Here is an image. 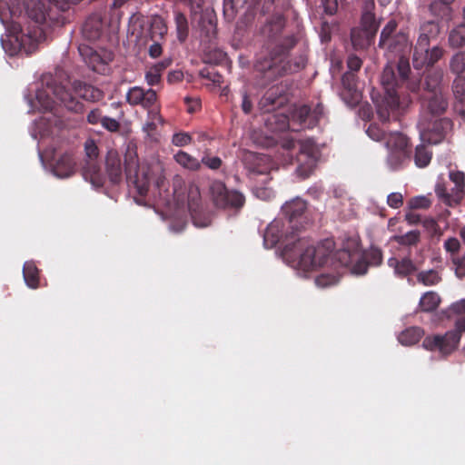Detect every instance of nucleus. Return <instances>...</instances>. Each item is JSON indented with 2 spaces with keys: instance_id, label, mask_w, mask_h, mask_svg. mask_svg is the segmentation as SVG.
Here are the masks:
<instances>
[{
  "instance_id": "nucleus-58",
  "label": "nucleus",
  "mask_w": 465,
  "mask_h": 465,
  "mask_svg": "<svg viewBox=\"0 0 465 465\" xmlns=\"http://www.w3.org/2000/svg\"><path fill=\"white\" fill-rule=\"evenodd\" d=\"M361 64H362V61L357 55H354V54L349 55L348 60H347V66L349 68V72H353V73L358 72L361 69Z\"/></svg>"
},
{
  "instance_id": "nucleus-47",
  "label": "nucleus",
  "mask_w": 465,
  "mask_h": 465,
  "mask_svg": "<svg viewBox=\"0 0 465 465\" xmlns=\"http://www.w3.org/2000/svg\"><path fill=\"white\" fill-rule=\"evenodd\" d=\"M460 248V241L455 237H450L444 242V249L447 252L450 253V258L460 255L459 251Z\"/></svg>"
},
{
  "instance_id": "nucleus-56",
  "label": "nucleus",
  "mask_w": 465,
  "mask_h": 465,
  "mask_svg": "<svg viewBox=\"0 0 465 465\" xmlns=\"http://www.w3.org/2000/svg\"><path fill=\"white\" fill-rule=\"evenodd\" d=\"M321 5L326 15H333L338 10V0H322Z\"/></svg>"
},
{
  "instance_id": "nucleus-20",
  "label": "nucleus",
  "mask_w": 465,
  "mask_h": 465,
  "mask_svg": "<svg viewBox=\"0 0 465 465\" xmlns=\"http://www.w3.org/2000/svg\"><path fill=\"white\" fill-rule=\"evenodd\" d=\"M284 237V223L280 220L272 221L266 228L263 241L268 248L276 246Z\"/></svg>"
},
{
  "instance_id": "nucleus-48",
  "label": "nucleus",
  "mask_w": 465,
  "mask_h": 465,
  "mask_svg": "<svg viewBox=\"0 0 465 465\" xmlns=\"http://www.w3.org/2000/svg\"><path fill=\"white\" fill-rule=\"evenodd\" d=\"M145 81L150 86L157 85L162 81V74L153 66H151L145 72Z\"/></svg>"
},
{
  "instance_id": "nucleus-54",
  "label": "nucleus",
  "mask_w": 465,
  "mask_h": 465,
  "mask_svg": "<svg viewBox=\"0 0 465 465\" xmlns=\"http://www.w3.org/2000/svg\"><path fill=\"white\" fill-rule=\"evenodd\" d=\"M202 163L211 170H218L222 166V159L218 156H204Z\"/></svg>"
},
{
  "instance_id": "nucleus-43",
  "label": "nucleus",
  "mask_w": 465,
  "mask_h": 465,
  "mask_svg": "<svg viewBox=\"0 0 465 465\" xmlns=\"http://www.w3.org/2000/svg\"><path fill=\"white\" fill-rule=\"evenodd\" d=\"M450 67L452 73L460 74L465 72V52L460 51L455 54L450 63Z\"/></svg>"
},
{
  "instance_id": "nucleus-15",
  "label": "nucleus",
  "mask_w": 465,
  "mask_h": 465,
  "mask_svg": "<svg viewBox=\"0 0 465 465\" xmlns=\"http://www.w3.org/2000/svg\"><path fill=\"white\" fill-rule=\"evenodd\" d=\"M78 51L87 66L99 74H104L108 63L113 60L111 53L105 51L101 53L87 45H80Z\"/></svg>"
},
{
  "instance_id": "nucleus-62",
  "label": "nucleus",
  "mask_w": 465,
  "mask_h": 465,
  "mask_svg": "<svg viewBox=\"0 0 465 465\" xmlns=\"http://www.w3.org/2000/svg\"><path fill=\"white\" fill-rule=\"evenodd\" d=\"M183 74L180 70L172 71L167 75V81L170 84L178 83L183 81Z\"/></svg>"
},
{
  "instance_id": "nucleus-13",
  "label": "nucleus",
  "mask_w": 465,
  "mask_h": 465,
  "mask_svg": "<svg viewBox=\"0 0 465 465\" xmlns=\"http://www.w3.org/2000/svg\"><path fill=\"white\" fill-rule=\"evenodd\" d=\"M444 54V49L439 45L430 48V45L416 44L413 48L412 64L415 69L432 67Z\"/></svg>"
},
{
  "instance_id": "nucleus-23",
  "label": "nucleus",
  "mask_w": 465,
  "mask_h": 465,
  "mask_svg": "<svg viewBox=\"0 0 465 465\" xmlns=\"http://www.w3.org/2000/svg\"><path fill=\"white\" fill-rule=\"evenodd\" d=\"M390 267L394 269L395 273L400 277H409L417 268L412 260L409 257H405L401 260L397 258H390L388 261Z\"/></svg>"
},
{
  "instance_id": "nucleus-19",
  "label": "nucleus",
  "mask_w": 465,
  "mask_h": 465,
  "mask_svg": "<svg viewBox=\"0 0 465 465\" xmlns=\"http://www.w3.org/2000/svg\"><path fill=\"white\" fill-rule=\"evenodd\" d=\"M74 93L82 99L95 103L104 98V92L92 84L81 81H75L73 84Z\"/></svg>"
},
{
  "instance_id": "nucleus-28",
  "label": "nucleus",
  "mask_w": 465,
  "mask_h": 465,
  "mask_svg": "<svg viewBox=\"0 0 465 465\" xmlns=\"http://www.w3.org/2000/svg\"><path fill=\"white\" fill-rule=\"evenodd\" d=\"M427 109L433 116H440L444 114L448 107V102L442 93H435L427 97Z\"/></svg>"
},
{
  "instance_id": "nucleus-55",
  "label": "nucleus",
  "mask_w": 465,
  "mask_h": 465,
  "mask_svg": "<svg viewBox=\"0 0 465 465\" xmlns=\"http://www.w3.org/2000/svg\"><path fill=\"white\" fill-rule=\"evenodd\" d=\"M323 115V105L318 103L313 109H312L311 122L308 124V127L315 125Z\"/></svg>"
},
{
  "instance_id": "nucleus-32",
  "label": "nucleus",
  "mask_w": 465,
  "mask_h": 465,
  "mask_svg": "<svg viewBox=\"0 0 465 465\" xmlns=\"http://www.w3.org/2000/svg\"><path fill=\"white\" fill-rule=\"evenodd\" d=\"M443 73L440 70L430 71L427 74L425 78V89L430 94L435 93H441L440 84L442 81Z\"/></svg>"
},
{
  "instance_id": "nucleus-21",
  "label": "nucleus",
  "mask_w": 465,
  "mask_h": 465,
  "mask_svg": "<svg viewBox=\"0 0 465 465\" xmlns=\"http://www.w3.org/2000/svg\"><path fill=\"white\" fill-rule=\"evenodd\" d=\"M163 120L160 114V108L153 109V111H150L147 113V121L143 125V132L145 133L146 137L151 141H157L158 139V132L157 125L158 124H163Z\"/></svg>"
},
{
  "instance_id": "nucleus-6",
  "label": "nucleus",
  "mask_w": 465,
  "mask_h": 465,
  "mask_svg": "<svg viewBox=\"0 0 465 465\" xmlns=\"http://www.w3.org/2000/svg\"><path fill=\"white\" fill-rule=\"evenodd\" d=\"M128 31L136 40H143V44H147L149 40H164L167 25L160 15L147 17L134 14L129 20Z\"/></svg>"
},
{
  "instance_id": "nucleus-50",
  "label": "nucleus",
  "mask_w": 465,
  "mask_h": 465,
  "mask_svg": "<svg viewBox=\"0 0 465 465\" xmlns=\"http://www.w3.org/2000/svg\"><path fill=\"white\" fill-rule=\"evenodd\" d=\"M451 261L453 262L456 275L459 278L464 277L465 276V255L453 256V258H451Z\"/></svg>"
},
{
  "instance_id": "nucleus-22",
  "label": "nucleus",
  "mask_w": 465,
  "mask_h": 465,
  "mask_svg": "<svg viewBox=\"0 0 465 465\" xmlns=\"http://www.w3.org/2000/svg\"><path fill=\"white\" fill-rule=\"evenodd\" d=\"M442 315L447 319H454L457 329L462 328L465 325V299L453 302L442 312Z\"/></svg>"
},
{
  "instance_id": "nucleus-26",
  "label": "nucleus",
  "mask_w": 465,
  "mask_h": 465,
  "mask_svg": "<svg viewBox=\"0 0 465 465\" xmlns=\"http://www.w3.org/2000/svg\"><path fill=\"white\" fill-rule=\"evenodd\" d=\"M440 34V26L433 21H427L420 27V34L416 44L430 45Z\"/></svg>"
},
{
  "instance_id": "nucleus-59",
  "label": "nucleus",
  "mask_w": 465,
  "mask_h": 465,
  "mask_svg": "<svg viewBox=\"0 0 465 465\" xmlns=\"http://www.w3.org/2000/svg\"><path fill=\"white\" fill-rule=\"evenodd\" d=\"M184 103L187 104V112L190 114L199 111L202 107L201 100L199 98L185 97Z\"/></svg>"
},
{
  "instance_id": "nucleus-63",
  "label": "nucleus",
  "mask_w": 465,
  "mask_h": 465,
  "mask_svg": "<svg viewBox=\"0 0 465 465\" xmlns=\"http://www.w3.org/2000/svg\"><path fill=\"white\" fill-rule=\"evenodd\" d=\"M201 76L206 78L213 83H218L220 78L222 77L219 74H213L209 72L207 69H203L200 73Z\"/></svg>"
},
{
  "instance_id": "nucleus-40",
  "label": "nucleus",
  "mask_w": 465,
  "mask_h": 465,
  "mask_svg": "<svg viewBox=\"0 0 465 465\" xmlns=\"http://www.w3.org/2000/svg\"><path fill=\"white\" fill-rule=\"evenodd\" d=\"M440 301L438 292H424L420 299V306L422 311H433L438 307Z\"/></svg>"
},
{
  "instance_id": "nucleus-11",
  "label": "nucleus",
  "mask_w": 465,
  "mask_h": 465,
  "mask_svg": "<svg viewBox=\"0 0 465 465\" xmlns=\"http://www.w3.org/2000/svg\"><path fill=\"white\" fill-rule=\"evenodd\" d=\"M379 29V23L376 21L375 14L370 10L362 13L361 18V28L352 29L351 37L354 46L365 48L371 45Z\"/></svg>"
},
{
  "instance_id": "nucleus-35",
  "label": "nucleus",
  "mask_w": 465,
  "mask_h": 465,
  "mask_svg": "<svg viewBox=\"0 0 465 465\" xmlns=\"http://www.w3.org/2000/svg\"><path fill=\"white\" fill-rule=\"evenodd\" d=\"M341 279L339 272L331 273H322L315 278L316 286L319 288H330L335 286Z\"/></svg>"
},
{
  "instance_id": "nucleus-18",
  "label": "nucleus",
  "mask_w": 465,
  "mask_h": 465,
  "mask_svg": "<svg viewBox=\"0 0 465 465\" xmlns=\"http://www.w3.org/2000/svg\"><path fill=\"white\" fill-rule=\"evenodd\" d=\"M105 166L111 183H119L122 181L123 170L120 155L115 150H110L107 153Z\"/></svg>"
},
{
  "instance_id": "nucleus-25",
  "label": "nucleus",
  "mask_w": 465,
  "mask_h": 465,
  "mask_svg": "<svg viewBox=\"0 0 465 465\" xmlns=\"http://www.w3.org/2000/svg\"><path fill=\"white\" fill-rule=\"evenodd\" d=\"M307 208L306 202L296 198L291 202H287L282 208L283 214L292 223L293 220L301 217Z\"/></svg>"
},
{
  "instance_id": "nucleus-10",
  "label": "nucleus",
  "mask_w": 465,
  "mask_h": 465,
  "mask_svg": "<svg viewBox=\"0 0 465 465\" xmlns=\"http://www.w3.org/2000/svg\"><path fill=\"white\" fill-rule=\"evenodd\" d=\"M124 172L126 180L133 184L141 196L146 195L151 183V178L147 172L141 169L137 155L133 152H127L124 156Z\"/></svg>"
},
{
  "instance_id": "nucleus-9",
  "label": "nucleus",
  "mask_w": 465,
  "mask_h": 465,
  "mask_svg": "<svg viewBox=\"0 0 465 465\" xmlns=\"http://www.w3.org/2000/svg\"><path fill=\"white\" fill-rule=\"evenodd\" d=\"M210 193L214 205L222 209H241L245 198L236 190H229L221 181H214L210 186Z\"/></svg>"
},
{
  "instance_id": "nucleus-14",
  "label": "nucleus",
  "mask_w": 465,
  "mask_h": 465,
  "mask_svg": "<svg viewBox=\"0 0 465 465\" xmlns=\"http://www.w3.org/2000/svg\"><path fill=\"white\" fill-rule=\"evenodd\" d=\"M125 99L130 105H140L147 113L160 108L157 94L153 89L145 90L141 86L131 87L126 93Z\"/></svg>"
},
{
  "instance_id": "nucleus-45",
  "label": "nucleus",
  "mask_w": 465,
  "mask_h": 465,
  "mask_svg": "<svg viewBox=\"0 0 465 465\" xmlns=\"http://www.w3.org/2000/svg\"><path fill=\"white\" fill-rule=\"evenodd\" d=\"M264 5L269 8V5L274 6V13L282 14L292 7L291 0H264Z\"/></svg>"
},
{
  "instance_id": "nucleus-31",
  "label": "nucleus",
  "mask_w": 465,
  "mask_h": 465,
  "mask_svg": "<svg viewBox=\"0 0 465 465\" xmlns=\"http://www.w3.org/2000/svg\"><path fill=\"white\" fill-rule=\"evenodd\" d=\"M424 335V331L419 327H411L401 331L398 336V341L405 346H410L418 342Z\"/></svg>"
},
{
  "instance_id": "nucleus-34",
  "label": "nucleus",
  "mask_w": 465,
  "mask_h": 465,
  "mask_svg": "<svg viewBox=\"0 0 465 465\" xmlns=\"http://www.w3.org/2000/svg\"><path fill=\"white\" fill-rule=\"evenodd\" d=\"M173 158L178 164L192 171H196L201 166L200 162L195 157L184 151H179Z\"/></svg>"
},
{
  "instance_id": "nucleus-46",
  "label": "nucleus",
  "mask_w": 465,
  "mask_h": 465,
  "mask_svg": "<svg viewBox=\"0 0 465 465\" xmlns=\"http://www.w3.org/2000/svg\"><path fill=\"white\" fill-rule=\"evenodd\" d=\"M193 142V137L190 134L185 132H179L173 134L172 143L178 147H183Z\"/></svg>"
},
{
  "instance_id": "nucleus-51",
  "label": "nucleus",
  "mask_w": 465,
  "mask_h": 465,
  "mask_svg": "<svg viewBox=\"0 0 465 465\" xmlns=\"http://www.w3.org/2000/svg\"><path fill=\"white\" fill-rule=\"evenodd\" d=\"M101 125L111 133L118 132L121 127L120 123L116 119L108 116H104Z\"/></svg>"
},
{
  "instance_id": "nucleus-57",
  "label": "nucleus",
  "mask_w": 465,
  "mask_h": 465,
  "mask_svg": "<svg viewBox=\"0 0 465 465\" xmlns=\"http://www.w3.org/2000/svg\"><path fill=\"white\" fill-rule=\"evenodd\" d=\"M153 44L148 48V54L152 58H157L162 54V44L164 40H151Z\"/></svg>"
},
{
  "instance_id": "nucleus-38",
  "label": "nucleus",
  "mask_w": 465,
  "mask_h": 465,
  "mask_svg": "<svg viewBox=\"0 0 465 465\" xmlns=\"http://www.w3.org/2000/svg\"><path fill=\"white\" fill-rule=\"evenodd\" d=\"M449 44L453 48L465 45V25H460L450 32Z\"/></svg>"
},
{
  "instance_id": "nucleus-60",
  "label": "nucleus",
  "mask_w": 465,
  "mask_h": 465,
  "mask_svg": "<svg viewBox=\"0 0 465 465\" xmlns=\"http://www.w3.org/2000/svg\"><path fill=\"white\" fill-rule=\"evenodd\" d=\"M252 103L246 91L242 93V110L244 114H248L252 112Z\"/></svg>"
},
{
  "instance_id": "nucleus-2",
  "label": "nucleus",
  "mask_w": 465,
  "mask_h": 465,
  "mask_svg": "<svg viewBox=\"0 0 465 465\" xmlns=\"http://www.w3.org/2000/svg\"><path fill=\"white\" fill-rule=\"evenodd\" d=\"M286 25V17L282 14H272L262 27L261 33L264 38L275 46L267 54H261L254 63V75L257 84L265 87L292 72L302 69L306 64V59L301 56L293 66L288 60V54L297 43L294 35H287L281 38Z\"/></svg>"
},
{
  "instance_id": "nucleus-8",
  "label": "nucleus",
  "mask_w": 465,
  "mask_h": 465,
  "mask_svg": "<svg viewBox=\"0 0 465 465\" xmlns=\"http://www.w3.org/2000/svg\"><path fill=\"white\" fill-rule=\"evenodd\" d=\"M449 178L454 184L452 193H449V188L444 181H438L435 185V193L441 203L453 207L460 204L465 196V173L461 171L451 170L449 173Z\"/></svg>"
},
{
  "instance_id": "nucleus-64",
  "label": "nucleus",
  "mask_w": 465,
  "mask_h": 465,
  "mask_svg": "<svg viewBox=\"0 0 465 465\" xmlns=\"http://www.w3.org/2000/svg\"><path fill=\"white\" fill-rule=\"evenodd\" d=\"M405 219L410 224H417L420 222L421 217L419 213L411 212L406 213Z\"/></svg>"
},
{
  "instance_id": "nucleus-12",
  "label": "nucleus",
  "mask_w": 465,
  "mask_h": 465,
  "mask_svg": "<svg viewBox=\"0 0 465 465\" xmlns=\"http://www.w3.org/2000/svg\"><path fill=\"white\" fill-rule=\"evenodd\" d=\"M460 339V330L455 327L454 330L447 331L444 335L426 337L422 346L426 350L439 351L441 354L448 355L458 348Z\"/></svg>"
},
{
  "instance_id": "nucleus-53",
  "label": "nucleus",
  "mask_w": 465,
  "mask_h": 465,
  "mask_svg": "<svg viewBox=\"0 0 465 465\" xmlns=\"http://www.w3.org/2000/svg\"><path fill=\"white\" fill-rule=\"evenodd\" d=\"M387 203L390 207L398 209L403 204V196L401 193H391L387 197Z\"/></svg>"
},
{
  "instance_id": "nucleus-39",
  "label": "nucleus",
  "mask_w": 465,
  "mask_h": 465,
  "mask_svg": "<svg viewBox=\"0 0 465 465\" xmlns=\"http://www.w3.org/2000/svg\"><path fill=\"white\" fill-rule=\"evenodd\" d=\"M84 151L86 156L90 160V163H88L89 168L92 170L94 174H97L99 172V167L96 165V163H93V161L98 157L99 149L94 140H87L85 142Z\"/></svg>"
},
{
  "instance_id": "nucleus-52",
  "label": "nucleus",
  "mask_w": 465,
  "mask_h": 465,
  "mask_svg": "<svg viewBox=\"0 0 465 465\" xmlns=\"http://www.w3.org/2000/svg\"><path fill=\"white\" fill-rule=\"evenodd\" d=\"M104 115L102 114V110L99 108L92 109L86 115V121L90 124H102Z\"/></svg>"
},
{
  "instance_id": "nucleus-1",
  "label": "nucleus",
  "mask_w": 465,
  "mask_h": 465,
  "mask_svg": "<svg viewBox=\"0 0 465 465\" xmlns=\"http://www.w3.org/2000/svg\"><path fill=\"white\" fill-rule=\"evenodd\" d=\"M398 23L391 19L381 32L379 47L391 56H398L396 64H388L381 74L384 96L377 104V114L382 122L389 121L390 114L405 109L412 101V95H418L420 90L421 77L411 74L408 54L412 48L409 29L397 31Z\"/></svg>"
},
{
  "instance_id": "nucleus-41",
  "label": "nucleus",
  "mask_w": 465,
  "mask_h": 465,
  "mask_svg": "<svg viewBox=\"0 0 465 465\" xmlns=\"http://www.w3.org/2000/svg\"><path fill=\"white\" fill-rule=\"evenodd\" d=\"M30 40V37L23 33H17L10 36V42L14 45L9 51L11 55H14L23 50L26 51L25 44Z\"/></svg>"
},
{
  "instance_id": "nucleus-33",
  "label": "nucleus",
  "mask_w": 465,
  "mask_h": 465,
  "mask_svg": "<svg viewBox=\"0 0 465 465\" xmlns=\"http://www.w3.org/2000/svg\"><path fill=\"white\" fill-rule=\"evenodd\" d=\"M174 22L176 26L177 38L181 43H183L189 35L188 20L182 12L175 11Z\"/></svg>"
},
{
  "instance_id": "nucleus-7",
  "label": "nucleus",
  "mask_w": 465,
  "mask_h": 465,
  "mask_svg": "<svg viewBox=\"0 0 465 465\" xmlns=\"http://www.w3.org/2000/svg\"><path fill=\"white\" fill-rule=\"evenodd\" d=\"M333 248L334 242L331 239L322 241L317 246H308L299 256L298 268L304 272L328 264L336 268L340 264Z\"/></svg>"
},
{
  "instance_id": "nucleus-44",
  "label": "nucleus",
  "mask_w": 465,
  "mask_h": 465,
  "mask_svg": "<svg viewBox=\"0 0 465 465\" xmlns=\"http://www.w3.org/2000/svg\"><path fill=\"white\" fill-rule=\"evenodd\" d=\"M311 114L312 108L307 104H303L295 109L293 113V117L297 118L302 124L308 126V124L312 120Z\"/></svg>"
},
{
  "instance_id": "nucleus-4",
  "label": "nucleus",
  "mask_w": 465,
  "mask_h": 465,
  "mask_svg": "<svg viewBox=\"0 0 465 465\" xmlns=\"http://www.w3.org/2000/svg\"><path fill=\"white\" fill-rule=\"evenodd\" d=\"M335 258L341 267L350 268L351 273L362 275L369 266H378L382 262V252L379 249L361 252L355 240H349L341 249L336 251Z\"/></svg>"
},
{
  "instance_id": "nucleus-17",
  "label": "nucleus",
  "mask_w": 465,
  "mask_h": 465,
  "mask_svg": "<svg viewBox=\"0 0 465 465\" xmlns=\"http://www.w3.org/2000/svg\"><path fill=\"white\" fill-rule=\"evenodd\" d=\"M285 103L282 91L278 86L270 88L261 98L259 107L263 113H271L276 108L282 107Z\"/></svg>"
},
{
  "instance_id": "nucleus-29",
  "label": "nucleus",
  "mask_w": 465,
  "mask_h": 465,
  "mask_svg": "<svg viewBox=\"0 0 465 465\" xmlns=\"http://www.w3.org/2000/svg\"><path fill=\"white\" fill-rule=\"evenodd\" d=\"M416 282L427 287L435 286L442 281L441 272L438 269L423 270L416 273Z\"/></svg>"
},
{
  "instance_id": "nucleus-5",
  "label": "nucleus",
  "mask_w": 465,
  "mask_h": 465,
  "mask_svg": "<svg viewBox=\"0 0 465 465\" xmlns=\"http://www.w3.org/2000/svg\"><path fill=\"white\" fill-rule=\"evenodd\" d=\"M45 87L36 93V100L44 111H52L59 101L69 111L81 114L84 110V104L77 101L68 89L62 84H58L53 76L44 80Z\"/></svg>"
},
{
  "instance_id": "nucleus-27",
  "label": "nucleus",
  "mask_w": 465,
  "mask_h": 465,
  "mask_svg": "<svg viewBox=\"0 0 465 465\" xmlns=\"http://www.w3.org/2000/svg\"><path fill=\"white\" fill-rule=\"evenodd\" d=\"M23 275L26 285L31 289L40 287V271L35 262L27 261L23 267Z\"/></svg>"
},
{
  "instance_id": "nucleus-16",
  "label": "nucleus",
  "mask_w": 465,
  "mask_h": 465,
  "mask_svg": "<svg viewBox=\"0 0 465 465\" xmlns=\"http://www.w3.org/2000/svg\"><path fill=\"white\" fill-rule=\"evenodd\" d=\"M104 23L100 14L90 15L83 25V36L89 41H96L103 35Z\"/></svg>"
},
{
  "instance_id": "nucleus-36",
  "label": "nucleus",
  "mask_w": 465,
  "mask_h": 465,
  "mask_svg": "<svg viewBox=\"0 0 465 465\" xmlns=\"http://www.w3.org/2000/svg\"><path fill=\"white\" fill-rule=\"evenodd\" d=\"M393 240L401 246H415L420 241V232L418 230H412L405 234L395 235Z\"/></svg>"
},
{
  "instance_id": "nucleus-49",
  "label": "nucleus",
  "mask_w": 465,
  "mask_h": 465,
  "mask_svg": "<svg viewBox=\"0 0 465 465\" xmlns=\"http://www.w3.org/2000/svg\"><path fill=\"white\" fill-rule=\"evenodd\" d=\"M431 204L430 199L425 196H417L410 200L409 205L411 209H428Z\"/></svg>"
},
{
  "instance_id": "nucleus-3",
  "label": "nucleus",
  "mask_w": 465,
  "mask_h": 465,
  "mask_svg": "<svg viewBox=\"0 0 465 465\" xmlns=\"http://www.w3.org/2000/svg\"><path fill=\"white\" fill-rule=\"evenodd\" d=\"M366 133L373 141L385 140V146L388 149L386 163L391 171L401 169L404 162L410 159V141L402 133L386 134L377 124H371Z\"/></svg>"
},
{
  "instance_id": "nucleus-61",
  "label": "nucleus",
  "mask_w": 465,
  "mask_h": 465,
  "mask_svg": "<svg viewBox=\"0 0 465 465\" xmlns=\"http://www.w3.org/2000/svg\"><path fill=\"white\" fill-rule=\"evenodd\" d=\"M168 182L163 171L159 173L154 181V185L159 190H166Z\"/></svg>"
},
{
  "instance_id": "nucleus-42",
  "label": "nucleus",
  "mask_w": 465,
  "mask_h": 465,
  "mask_svg": "<svg viewBox=\"0 0 465 465\" xmlns=\"http://www.w3.org/2000/svg\"><path fill=\"white\" fill-rule=\"evenodd\" d=\"M358 77L353 72H346L341 77V84L345 90H347L352 96L357 93Z\"/></svg>"
},
{
  "instance_id": "nucleus-24",
  "label": "nucleus",
  "mask_w": 465,
  "mask_h": 465,
  "mask_svg": "<svg viewBox=\"0 0 465 465\" xmlns=\"http://www.w3.org/2000/svg\"><path fill=\"white\" fill-rule=\"evenodd\" d=\"M318 150L312 139H306L300 143V154L298 162L302 163V157L307 158L308 168L311 170L316 163Z\"/></svg>"
},
{
  "instance_id": "nucleus-30",
  "label": "nucleus",
  "mask_w": 465,
  "mask_h": 465,
  "mask_svg": "<svg viewBox=\"0 0 465 465\" xmlns=\"http://www.w3.org/2000/svg\"><path fill=\"white\" fill-rule=\"evenodd\" d=\"M74 162L71 155L64 154L54 167L55 175L59 177H67L73 173Z\"/></svg>"
},
{
  "instance_id": "nucleus-37",
  "label": "nucleus",
  "mask_w": 465,
  "mask_h": 465,
  "mask_svg": "<svg viewBox=\"0 0 465 465\" xmlns=\"http://www.w3.org/2000/svg\"><path fill=\"white\" fill-rule=\"evenodd\" d=\"M431 157L432 153L427 146L420 144L416 147L414 162L418 167H426L430 163Z\"/></svg>"
}]
</instances>
